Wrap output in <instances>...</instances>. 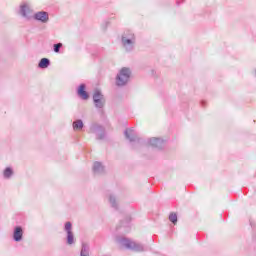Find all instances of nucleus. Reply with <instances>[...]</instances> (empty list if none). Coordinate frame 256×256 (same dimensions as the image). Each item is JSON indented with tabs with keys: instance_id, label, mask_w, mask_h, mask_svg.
<instances>
[{
	"instance_id": "obj_1",
	"label": "nucleus",
	"mask_w": 256,
	"mask_h": 256,
	"mask_svg": "<svg viewBox=\"0 0 256 256\" xmlns=\"http://www.w3.org/2000/svg\"><path fill=\"white\" fill-rule=\"evenodd\" d=\"M130 75H131V72L129 71V69L123 68L120 71V74L116 78V84L118 85V87L125 85V83H127V81H129Z\"/></svg>"
},
{
	"instance_id": "obj_2",
	"label": "nucleus",
	"mask_w": 256,
	"mask_h": 256,
	"mask_svg": "<svg viewBox=\"0 0 256 256\" xmlns=\"http://www.w3.org/2000/svg\"><path fill=\"white\" fill-rule=\"evenodd\" d=\"M93 100L96 107H99L100 109L101 107H103V103H105V100L103 99V95L99 91H96L94 93Z\"/></svg>"
},
{
	"instance_id": "obj_3",
	"label": "nucleus",
	"mask_w": 256,
	"mask_h": 256,
	"mask_svg": "<svg viewBox=\"0 0 256 256\" xmlns=\"http://www.w3.org/2000/svg\"><path fill=\"white\" fill-rule=\"evenodd\" d=\"M35 19L46 23V21H49V14H47V12H38L35 14Z\"/></svg>"
},
{
	"instance_id": "obj_4",
	"label": "nucleus",
	"mask_w": 256,
	"mask_h": 256,
	"mask_svg": "<svg viewBox=\"0 0 256 256\" xmlns=\"http://www.w3.org/2000/svg\"><path fill=\"white\" fill-rule=\"evenodd\" d=\"M122 244L124 245V247H127L128 249H137V247H138L137 243H135L134 241H131L127 238H124L122 240Z\"/></svg>"
},
{
	"instance_id": "obj_5",
	"label": "nucleus",
	"mask_w": 256,
	"mask_h": 256,
	"mask_svg": "<svg viewBox=\"0 0 256 256\" xmlns=\"http://www.w3.org/2000/svg\"><path fill=\"white\" fill-rule=\"evenodd\" d=\"M78 95L81 97V99H89V94H87V91H85V85L82 84L78 88Z\"/></svg>"
},
{
	"instance_id": "obj_6",
	"label": "nucleus",
	"mask_w": 256,
	"mask_h": 256,
	"mask_svg": "<svg viewBox=\"0 0 256 256\" xmlns=\"http://www.w3.org/2000/svg\"><path fill=\"white\" fill-rule=\"evenodd\" d=\"M23 237V229H21V227H16L15 230H14V239L16 241H21Z\"/></svg>"
},
{
	"instance_id": "obj_7",
	"label": "nucleus",
	"mask_w": 256,
	"mask_h": 256,
	"mask_svg": "<svg viewBox=\"0 0 256 256\" xmlns=\"http://www.w3.org/2000/svg\"><path fill=\"white\" fill-rule=\"evenodd\" d=\"M74 131H81L83 129V121L77 120L73 123Z\"/></svg>"
},
{
	"instance_id": "obj_8",
	"label": "nucleus",
	"mask_w": 256,
	"mask_h": 256,
	"mask_svg": "<svg viewBox=\"0 0 256 256\" xmlns=\"http://www.w3.org/2000/svg\"><path fill=\"white\" fill-rule=\"evenodd\" d=\"M39 67H40V69H47L49 67V59L42 58L39 63Z\"/></svg>"
},
{
	"instance_id": "obj_9",
	"label": "nucleus",
	"mask_w": 256,
	"mask_h": 256,
	"mask_svg": "<svg viewBox=\"0 0 256 256\" xmlns=\"http://www.w3.org/2000/svg\"><path fill=\"white\" fill-rule=\"evenodd\" d=\"M133 39H135L133 35L128 39L125 37H122V43L123 45H131V43H133Z\"/></svg>"
},
{
	"instance_id": "obj_10",
	"label": "nucleus",
	"mask_w": 256,
	"mask_h": 256,
	"mask_svg": "<svg viewBox=\"0 0 256 256\" xmlns=\"http://www.w3.org/2000/svg\"><path fill=\"white\" fill-rule=\"evenodd\" d=\"M13 175V170H11V168H6L4 170V177L6 179H9V177H11Z\"/></svg>"
},
{
	"instance_id": "obj_11",
	"label": "nucleus",
	"mask_w": 256,
	"mask_h": 256,
	"mask_svg": "<svg viewBox=\"0 0 256 256\" xmlns=\"http://www.w3.org/2000/svg\"><path fill=\"white\" fill-rule=\"evenodd\" d=\"M67 243L68 245H73V232L67 233Z\"/></svg>"
},
{
	"instance_id": "obj_12",
	"label": "nucleus",
	"mask_w": 256,
	"mask_h": 256,
	"mask_svg": "<svg viewBox=\"0 0 256 256\" xmlns=\"http://www.w3.org/2000/svg\"><path fill=\"white\" fill-rule=\"evenodd\" d=\"M27 12H29V6L28 5H22L21 6V13L22 15L27 16Z\"/></svg>"
},
{
	"instance_id": "obj_13",
	"label": "nucleus",
	"mask_w": 256,
	"mask_h": 256,
	"mask_svg": "<svg viewBox=\"0 0 256 256\" xmlns=\"http://www.w3.org/2000/svg\"><path fill=\"white\" fill-rule=\"evenodd\" d=\"M169 221H171V223H173L175 225V223H177V214L171 213L169 215Z\"/></svg>"
},
{
	"instance_id": "obj_14",
	"label": "nucleus",
	"mask_w": 256,
	"mask_h": 256,
	"mask_svg": "<svg viewBox=\"0 0 256 256\" xmlns=\"http://www.w3.org/2000/svg\"><path fill=\"white\" fill-rule=\"evenodd\" d=\"M71 229H72L71 222H67V223L65 224V231H66L67 233H73V231H71Z\"/></svg>"
},
{
	"instance_id": "obj_15",
	"label": "nucleus",
	"mask_w": 256,
	"mask_h": 256,
	"mask_svg": "<svg viewBox=\"0 0 256 256\" xmlns=\"http://www.w3.org/2000/svg\"><path fill=\"white\" fill-rule=\"evenodd\" d=\"M63 47V44L58 43L54 45V51L55 53H59V50Z\"/></svg>"
},
{
	"instance_id": "obj_16",
	"label": "nucleus",
	"mask_w": 256,
	"mask_h": 256,
	"mask_svg": "<svg viewBox=\"0 0 256 256\" xmlns=\"http://www.w3.org/2000/svg\"><path fill=\"white\" fill-rule=\"evenodd\" d=\"M103 166H101V163L96 162L94 163V171H99V169H102Z\"/></svg>"
},
{
	"instance_id": "obj_17",
	"label": "nucleus",
	"mask_w": 256,
	"mask_h": 256,
	"mask_svg": "<svg viewBox=\"0 0 256 256\" xmlns=\"http://www.w3.org/2000/svg\"><path fill=\"white\" fill-rule=\"evenodd\" d=\"M159 143H161V140H159V139H157V138H153V139L151 140V144H152V145H159Z\"/></svg>"
},
{
	"instance_id": "obj_18",
	"label": "nucleus",
	"mask_w": 256,
	"mask_h": 256,
	"mask_svg": "<svg viewBox=\"0 0 256 256\" xmlns=\"http://www.w3.org/2000/svg\"><path fill=\"white\" fill-rule=\"evenodd\" d=\"M81 256H89L87 253L85 254V246L82 248Z\"/></svg>"
},
{
	"instance_id": "obj_19",
	"label": "nucleus",
	"mask_w": 256,
	"mask_h": 256,
	"mask_svg": "<svg viewBox=\"0 0 256 256\" xmlns=\"http://www.w3.org/2000/svg\"><path fill=\"white\" fill-rule=\"evenodd\" d=\"M126 137H129V135H127V132H126Z\"/></svg>"
}]
</instances>
